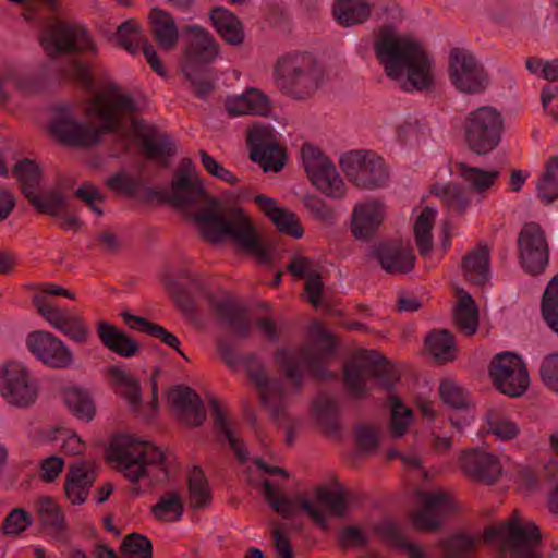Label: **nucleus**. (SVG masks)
Instances as JSON below:
<instances>
[{
  "mask_svg": "<svg viewBox=\"0 0 558 558\" xmlns=\"http://www.w3.org/2000/svg\"><path fill=\"white\" fill-rule=\"evenodd\" d=\"M437 211L432 207H425L414 223V235L417 250L422 256H426L433 248L432 230Z\"/></svg>",
  "mask_w": 558,
  "mask_h": 558,
  "instance_id": "45",
  "label": "nucleus"
},
{
  "mask_svg": "<svg viewBox=\"0 0 558 558\" xmlns=\"http://www.w3.org/2000/svg\"><path fill=\"white\" fill-rule=\"evenodd\" d=\"M209 404L211 408V414L214 416L216 429L225 436L226 440L229 442L230 448L234 451L236 459L241 463L245 462L247 460L248 452L240 439L234 436V433L231 429L230 424L225 416V413L218 401L215 398H210Z\"/></svg>",
  "mask_w": 558,
  "mask_h": 558,
  "instance_id": "44",
  "label": "nucleus"
},
{
  "mask_svg": "<svg viewBox=\"0 0 558 558\" xmlns=\"http://www.w3.org/2000/svg\"><path fill=\"white\" fill-rule=\"evenodd\" d=\"M432 193L438 197L450 213L463 215L470 205L469 193L465 187L456 184H436Z\"/></svg>",
  "mask_w": 558,
  "mask_h": 558,
  "instance_id": "41",
  "label": "nucleus"
},
{
  "mask_svg": "<svg viewBox=\"0 0 558 558\" xmlns=\"http://www.w3.org/2000/svg\"><path fill=\"white\" fill-rule=\"evenodd\" d=\"M449 74L452 84L463 93L478 94L487 85V75L483 66L469 50L463 48L451 49Z\"/></svg>",
  "mask_w": 558,
  "mask_h": 558,
  "instance_id": "20",
  "label": "nucleus"
},
{
  "mask_svg": "<svg viewBox=\"0 0 558 558\" xmlns=\"http://www.w3.org/2000/svg\"><path fill=\"white\" fill-rule=\"evenodd\" d=\"M541 313L546 325L558 335V274L548 282L545 289Z\"/></svg>",
  "mask_w": 558,
  "mask_h": 558,
  "instance_id": "48",
  "label": "nucleus"
},
{
  "mask_svg": "<svg viewBox=\"0 0 558 558\" xmlns=\"http://www.w3.org/2000/svg\"><path fill=\"white\" fill-rule=\"evenodd\" d=\"M247 144L251 147L250 158L259 163L265 172H278L283 168L286 150L270 126L254 125L250 129Z\"/></svg>",
  "mask_w": 558,
  "mask_h": 558,
  "instance_id": "21",
  "label": "nucleus"
},
{
  "mask_svg": "<svg viewBox=\"0 0 558 558\" xmlns=\"http://www.w3.org/2000/svg\"><path fill=\"white\" fill-rule=\"evenodd\" d=\"M97 333L102 345L119 356L133 357L140 350L135 340L107 322L97 323Z\"/></svg>",
  "mask_w": 558,
  "mask_h": 558,
  "instance_id": "34",
  "label": "nucleus"
},
{
  "mask_svg": "<svg viewBox=\"0 0 558 558\" xmlns=\"http://www.w3.org/2000/svg\"><path fill=\"white\" fill-rule=\"evenodd\" d=\"M374 256L381 268L388 274H405L411 271L416 262L412 247L383 244L374 251Z\"/></svg>",
  "mask_w": 558,
  "mask_h": 558,
  "instance_id": "31",
  "label": "nucleus"
},
{
  "mask_svg": "<svg viewBox=\"0 0 558 558\" xmlns=\"http://www.w3.org/2000/svg\"><path fill=\"white\" fill-rule=\"evenodd\" d=\"M209 16L217 33L227 44L239 46L243 43V26L233 13L223 8H214Z\"/></svg>",
  "mask_w": 558,
  "mask_h": 558,
  "instance_id": "38",
  "label": "nucleus"
},
{
  "mask_svg": "<svg viewBox=\"0 0 558 558\" xmlns=\"http://www.w3.org/2000/svg\"><path fill=\"white\" fill-rule=\"evenodd\" d=\"M426 347L437 362L447 363L456 359V341L447 329L432 330L425 340Z\"/></svg>",
  "mask_w": 558,
  "mask_h": 558,
  "instance_id": "42",
  "label": "nucleus"
},
{
  "mask_svg": "<svg viewBox=\"0 0 558 558\" xmlns=\"http://www.w3.org/2000/svg\"><path fill=\"white\" fill-rule=\"evenodd\" d=\"M271 105L268 97L257 88L250 87L243 94L229 97L226 100V109L230 116L242 114L266 116Z\"/></svg>",
  "mask_w": 558,
  "mask_h": 558,
  "instance_id": "33",
  "label": "nucleus"
},
{
  "mask_svg": "<svg viewBox=\"0 0 558 558\" xmlns=\"http://www.w3.org/2000/svg\"><path fill=\"white\" fill-rule=\"evenodd\" d=\"M264 499L284 518L305 514L322 529L330 517H342L352 505L347 490H265Z\"/></svg>",
  "mask_w": 558,
  "mask_h": 558,
  "instance_id": "4",
  "label": "nucleus"
},
{
  "mask_svg": "<svg viewBox=\"0 0 558 558\" xmlns=\"http://www.w3.org/2000/svg\"><path fill=\"white\" fill-rule=\"evenodd\" d=\"M0 392L8 403L19 408L28 407L37 397L28 372L17 362L8 363L0 368Z\"/></svg>",
  "mask_w": 558,
  "mask_h": 558,
  "instance_id": "24",
  "label": "nucleus"
},
{
  "mask_svg": "<svg viewBox=\"0 0 558 558\" xmlns=\"http://www.w3.org/2000/svg\"><path fill=\"white\" fill-rule=\"evenodd\" d=\"M314 412L329 433L339 430V409L336 400L325 393L319 395L313 404Z\"/></svg>",
  "mask_w": 558,
  "mask_h": 558,
  "instance_id": "53",
  "label": "nucleus"
},
{
  "mask_svg": "<svg viewBox=\"0 0 558 558\" xmlns=\"http://www.w3.org/2000/svg\"><path fill=\"white\" fill-rule=\"evenodd\" d=\"M64 401L68 409L80 420L92 421L95 416V405L89 395L80 388L65 391Z\"/></svg>",
  "mask_w": 558,
  "mask_h": 558,
  "instance_id": "51",
  "label": "nucleus"
},
{
  "mask_svg": "<svg viewBox=\"0 0 558 558\" xmlns=\"http://www.w3.org/2000/svg\"><path fill=\"white\" fill-rule=\"evenodd\" d=\"M440 398L452 409H464L469 401L464 390L451 379H444L439 387Z\"/></svg>",
  "mask_w": 558,
  "mask_h": 558,
  "instance_id": "57",
  "label": "nucleus"
},
{
  "mask_svg": "<svg viewBox=\"0 0 558 558\" xmlns=\"http://www.w3.org/2000/svg\"><path fill=\"white\" fill-rule=\"evenodd\" d=\"M296 278L307 279L320 274L319 265L310 257L294 256L286 267Z\"/></svg>",
  "mask_w": 558,
  "mask_h": 558,
  "instance_id": "61",
  "label": "nucleus"
},
{
  "mask_svg": "<svg viewBox=\"0 0 558 558\" xmlns=\"http://www.w3.org/2000/svg\"><path fill=\"white\" fill-rule=\"evenodd\" d=\"M463 131L469 149L480 156L487 155L501 141L504 118L496 108L483 106L468 113Z\"/></svg>",
  "mask_w": 558,
  "mask_h": 558,
  "instance_id": "13",
  "label": "nucleus"
},
{
  "mask_svg": "<svg viewBox=\"0 0 558 558\" xmlns=\"http://www.w3.org/2000/svg\"><path fill=\"white\" fill-rule=\"evenodd\" d=\"M312 329L316 332V339L313 344L304 345L296 352L279 349L275 353L276 364L283 371L286 377L292 381L291 393H299L302 389V366L318 379L337 377L336 374L327 371L326 364V360L335 353L332 336L325 331L318 323H314Z\"/></svg>",
  "mask_w": 558,
  "mask_h": 558,
  "instance_id": "6",
  "label": "nucleus"
},
{
  "mask_svg": "<svg viewBox=\"0 0 558 558\" xmlns=\"http://www.w3.org/2000/svg\"><path fill=\"white\" fill-rule=\"evenodd\" d=\"M211 307L220 323L239 338H247L252 330V320L246 306L230 298L210 299Z\"/></svg>",
  "mask_w": 558,
  "mask_h": 558,
  "instance_id": "26",
  "label": "nucleus"
},
{
  "mask_svg": "<svg viewBox=\"0 0 558 558\" xmlns=\"http://www.w3.org/2000/svg\"><path fill=\"white\" fill-rule=\"evenodd\" d=\"M339 165L347 179L357 189L374 191L388 185V166L372 150H350L340 157Z\"/></svg>",
  "mask_w": 558,
  "mask_h": 558,
  "instance_id": "12",
  "label": "nucleus"
},
{
  "mask_svg": "<svg viewBox=\"0 0 558 558\" xmlns=\"http://www.w3.org/2000/svg\"><path fill=\"white\" fill-rule=\"evenodd\" d=\"M185 33L190 37L183 51L182 72L195 96L206 100L214 90L209 64L218 57L219 47L210 33L198 25L186 26Z\"/></svg>",
  "mask_w": 558,
  "mask_h": 558,
  "instance_id": "7",
  "label": "nucleus"
},
{
  "mask_svg": "<svg viewBox=\"0 0 558 558\" xmlns=\"http://www.w3.org/2000/svg\"><path fill=\"white\" fill-rule=\"evenodd\" d=\"M201 235L210 243H221L229 239L243 253L256 258L259 265L272 264L270 247L258 238L256 228L241 207L221 211L218 201L209 198L208 205L194 216Z\"/></svg>",
  "mask_w": 558,
  "mask_h": 558,
  "instance_id": "3",
  "label": "nucleus"
},
{
  "mask_svg": "<svg viewBox=\"0 0 558 558\" xmlns=\"http://www.w3.org/2000/svg\"><path fill=\"white\" fill-rule=\"evenodd\" d=\"M183 490H168L153 507L154 517L159 521H178L183 513Z\"/></svg>",
  "mask_w": 558,
  "mask_h": 558,
  "instance_id": "46",
  "label": "nucleus"
},
{
  "mask_svg": "<svg viewBox=\"0 0 558 558\" xmlns=\"http://www.w3.org/2000/svg\"><path fill=\"white\" fill-rule=\"evenodd\" d=\"M537 196L545 204H550L558 197L557 156L550 157L546 163L545 172L537 184Z\"/></svg>",
  "mask_w": 558,
  "mask_h": 558,
  "instance_id": "52",
  "label": "nucleus"
},
{
  "mask_svg": "<svg viewBox=\"0 0 558 558\" xmlns=\"http://www.w3.org/2000/svg\"><path fill=\"white\" fill-rule=\"evenodd\" d=\"M258 208L276 226L280 233L301 239L304 234L299 217L288 208L279 206L278 202L269 196L259 194L254 198Z\"/></svg>",
  "mask_w": 558,
  "mask_h": 558,
  "instance_id": "27",
  "label": "nucleus"
},
{
  "mask_svg": "<svg viewBox=\"0 0 558 558\" xmlns=\"http://www.w3.org/2000/svg\"><path fill=\"white\" fill-rule=\"evenodd\" d=\"M304 206L312 217L325 223H332L335 220L333 209L324 199L316 195H307L303 199Z\"/></svg>",
  "mask_w": 558,
  "mask_h": 558,
  "instance_id": "62",
  "label": "nucleus"
},
{
  "mask_svg": "<svg viewBox=\"0 0 558 558\" xmlns=\"http://www.w3.org/2000/svg\"><path fill=\"white\" fill-rule=\"evenodd\" d=\"M387 403L391 408L390 434L393 438H401L411 424L412 410L407 408L396 395H389Z\"/></svg>",
  "mask_w": 558,
  "mask_h": 558,
  "instance_id": "50",
  "label": "nucleus"
},
{
  "mask_svg": "<svg viewBox=\"0 0 558 558\" xmlns=\"http://www.w3.org/2000/svg\"><path fill=\"white\" fill-rule=\"evenodd\" d=\"M206 197L203 183L193 180L189 173L180 169L173 177L168 202L178 208H189L201 203Z\"/></svg>",
  "mask_w": 558,
  "mask_h": 558,
  "instance_id": "30",
  "label": "nucleus"
},
{
  "mask_svg": "<svg viewBox=\"0 0 558 558\" xmlns=\"http://www.w3.org/2000/svg\"><path fill=\"white\" fill-rule=\"evenodd\" d=\"M519 259L522 268L531 274L543 272L549 262V245L544 230L537 222H526L518 236Z\"/></svg>",
  "mask_w": 558,
  "mask_h": 558,
  "instance_id": "19",
  "label": "nucleus"
},
{
  "mask_svg": "<svg viewBox=\"0 0 558 558\" xmlns=\"http://www.w3.org/2000/svg\"><path fill=\"white\" fill-rule=\"evenodd\" d=\"M301 157L305 172L317 190L331 198H341L345 194V183L333 162L320 149L311 144H304L301 148Z\"/></svg>",
  "mask_w": 558,
  "mask_h": 558,
  "instance_id": "16",
  "label": "nucleus"
},
{
  "mask_svg": "<svg viewBox=\"0 0 558 558\" xmlns=\"http://www.w3.org/2000/svg\"><path fill=\"white\" fill-rule=\"evenodd\" d=\"M489 258L487 246H480L468 253L462 259L465 279L471 283L484 286L490 278Z\"/></svg>",
  "mask_w": 558,
  "mask_h": 558,
  "instance_id": "37",
  "label": "nucleus"
},
{
  "mask_svg": "<svg viewBox=\"0 0 558 558\" xmlns=\"http://www.w3.org/2000/svg\"><path fill=\"white\" fill-rule=\"evenodd\" d=\"M117 40L131 54L142 51L151 70L160 76L166 75L167 71L154 46L143 36L134 20H128L118 26Z\"/></svg>",
  "mask_w": 558,
  "mask_h": 558,
  "instance_id": "25",
  "label": "nucleus"
},
{
  "mask_svg": "<svg viewBox=\"0 0 558 558\" xmlns=\"http://www.w3.org/2000/svg\"><path fill=\"white\" fill-rule=\"evenodd\" d=\"M168 398L179 411L183 422L190 426H199L206 418L204 402L190 387L177 386L169 391Z\"/></svg>",
  "mask_w": 558,
  "mask_h": 558,
  "instance_id": "29",
  "label": "nucleus"
},
{
  "mask_svg": "<svg viewBox=\"0 0 558 558\" xmlns=\"http://www.w3.org/2000/svg\"><path fill=\"white\" fill-rule=\"evenodd\" d=\"M371 378L378 379L386 390H390L399 380L395 367L376 351H366L359 360L344 365L343 381L352 398L362 399L367 395V380Z\"/></svg>",
  "mask_w": 558,
  "mask_h": 558,
  "instance_id": "11",
  "label": "nucleus"
},
{
  "mask_svg": "<svg viewBox=\"0 0 558 558\" xmlns=\"http://www.w3.org/2000/svg\"><path fill=\"white\" fill-rule=\"evenodd\" d=\"M140 141L141 150L148 160L166 165L175 154V145L171 137L158 132L155 128L141 134Z\"/></svg>",
  "mask_w": 558,
  "mask_h": 558,
  "instance_id": "35",
  "label": "nucleus"
},
{
  "mask_svg": "<svg viewBox=\"0 0 558 558\" xmlns=\"http://www.w3.org/2000/svg\"><path fill=\"white\" fill-rule=\"evenodd\" d=\"M40 45L49 58L71 52H96L84 26L63 22L46 27L40 36Z\"/></svg>",
  "mask_w": 558,
  "mask_h": 558,
  "instance_id": "15",
  "label": "nucleus"
},
{
  "mask_svg": "<svg viewBox=\"0 0 558 558\" xmlns=\"http://www.w3.org/2000/svg\"><path fill=\"white\" fill-rule=\"evenodd\" d=\"M123 558H153V544L142 534L132 533L123 541Z\"/></svg>",
  "mask_w": 558,
  "mask_h": 558,
  "instance_id": "56",
  "label": "nucleus"
},
{
  "mask_svg": "<svg viewBox=\"0 0 558 558\" xmlns=\"http://www.w3.org/2000/svg\"><path fill=\"white\" fill-rule=\"evenodd\" d=\"M34 288L41 292L35 294L32 300L39 315L71 341L86 343L90 332L84 319L73 311L52 305L47 299V295H54L74 300V294L68 289L51 282L36 284Z\"/></svg>",
  "mask_w": 558,
  "mask_h": 558,
  "instance_id": "10",
  "label": "nucleus"
},
{
  "mask_svg": "<svg viewBox=\"0 0 558 558\" xmlns=\"http://www.w3.org/2000/svg\"><path fill=\"white\" fill-rule=\"evenodd\" d=\"M274 77L283 94L296 100H304L322 86L324 72L312 54L293 52L278 58Z\"/></svg>",
  "mask_w": 558,
  "mask_h": 558,
  "instance_id": "8",
  "label": "nucleus"
},
{
  "mask_svg": "<svg viewBox=\"0 0 558 558\" xmlns=\"http://www.w3.org/2000/svg\"><path fill=\"white\" fill-rule=\"evenodd\" d=\"M37 513L47 535L54 542H63L66 524L57 502L49 497H41L37 502Z\"/></svg>",
  "mask_w": 558,
  "mask_h": 558,
  "instance_id": "36",
  "label": "nucleus"
},
{
  "mask_svg": "<svg viewBox=\"0 0 558 558\" xmlns=\"http://www.w3.org/2000/svg\"><path fill=\"white\" fill-rule=\"evenodd\" d=\"M74 196L83 201L97 216H102L99 205L104 203L105 196L97 186L89 182L84 183L75 191Z\"/></svg>",
  "mask_w": 558,
  "mask_h": 558,
  "instance_id": "64",
  "label": "nucleus"
},
{
  "mask_svg": "<svg viewBox=\"0 0 558 558\" xmlns=\"http://www.w3.org/2000/svg\"><path fill=\"white\" fill-rule=\"evenodd\" d=\"M97 468L90 462L80 461L73 463L65 477V484L63 488H86L94 484L97 477Z\"/></svg>",
  "mask_w": 558,
  "mask_h": 558,
  "instance_id": "54",
  "label": "nucleus"
},
{
  "mask_svg": "<svg viewBox=\"0 0 558 558\" xmlns=\"http://www.w3.org/2000/svg\"><path fill=\"white\" fill-rule=\"evenodd\" d=\"M241 364L244 365L258 393L259 402L267 410L270 418L276 424L286 422L289 391L284 383L281 379L269 378L264 365L254 355L243 357Z\"/></svg>",
  "mask_w": 558,
  "mask_h": 558,
  "instance_id": "14",
  "label": "nucleus"
},
{
  "mask_svg": "<svg viewBox=\"0 0 558 558\" xmlns=\"http://www.w3.org/2000/svg\"><path fill=\"white\" fill-rule=\"evenodd\" d=\"M489 376L496 389L511 398L523 396L530 386L525 363L515 353L502 352L490 362Z\"/></svg>",
  "mask_w": 558,
  "mask_h": 558,
  "instance_id": "17",
  "label": "nucleus"
},
{
  "mask_svg": "<svg viewBox=\"0 0 558 558\" xmlns=\"http://www.w3.org/2000/svg\"><path fill=\"white\" fill-rule=\"evenodd\" d=\"M458 508V502L444 490H418L411 518L416 527L434 530L441 524L446 515Z\"/></svg>",
  "mask_w": 558,
  "mask_h": 558,
  "instance_id": "18",
  "label": "nucleus"
},
{
  "mask_svg": "<svg viewBox=\"0 0 558 558\" xmlns=\"http://www.w3.org/2000/svg\"><path fill=\"white\" fill-rule=\"evenodd\" d=\"M543 384L553 392L558 393V353L546 355L539 365Z\"/></svg>",
  "mask_w": 558,
  "mask_h": 558,
  "instance_id": "59",
  "label": "nucleus"
},
{
  "mask_svg": "<svg viewBox=\"0 0 558 558\" xmlns=\"http://www.w3.org/2000/svg\"><path fill=\"white\" fill-rule=\"evenodd\" d=\"M109 376L118 393L129 403L132 410L142 405V391L138 380L121 367L109 368Z\"/></svg>",
  "mask_w": 558,
  "mask_h": 558,
  "instance_id": "40",
  "label": "nucleus"
},
{
  "mask_svg": "<svg viewBox=\"0 0 558 558\" xmlns=\"http://www.w3.org/2000/svg\"><path fill=\"white\" fill-rule=\"evenodd\" d=\"M119 87L109 83L105 90L96 93L88 101L87 113L101 120L99 128H94L73 118L65 107L57 109L50 131L62 143L87 147L99 143L101 134L113 133L120 128L119 112L132 113L137 110L135 100L130 95H118Z\"/></svg>",
  "mask_w": 558,
  "mask_h": 558,
  "instance_id": "1",
  "label": "nucleus"
},
{
  "mask_svg": "<svg viewBox=\"0 0 558 558\" xmlns=\"http://www.w3.org/2000/svg\"><path fill=\"white\" fill-rule=\"evenodd\" d=\"M33 524L32 515L23 509H14L7 517L2 532L5 535H19Z\"/></svg>",
  "mask_w": 558,
  "mask_h": 558,
  "instance_id": "60",
  "label": "nucleus"
},
{
  "mask_svg": "<svg viewBox=\"0 0 558 558\" xmlns=\"http://www.w3.org/2000/svg\"><path fill=\"white\" fill-rule=\"evenodd\" d=\"M106 459L133 483L148 477L151 484H159L168 477L166 453L153 442L129 435L112 439Z\"/></svg>",
  "mask_w": 558,
  "mask_h": 558,
  "instance_id": "5",
  "label": "nucleus"
},
{
  "mask_svg": "<svg viewBox=\"0 0 558 558\" xmlns=\"http://www.w3.org/2000/svg\"><path fill=\"white\" fill-rule=\"evenodd\" d=\"M26 347L38 361L49 367L65 369L73 364L70 348L49 331H32L26 338Z\"/></svg>",
  "mask_w": 558,
  "mask_h": 558,
  "instance_id": "23",
  "label": "nucleus"
},
{
  "mask_svg": "<svg viewBox=\"0 0 558 558\" xmlns=\"http://www.w3.org/2000/svg\"><path fill=\"white\" fill-rule=\"evenodd\" d=\"M485 541L496 549L497 558H538L537 526L518 515L488 530Z\"/></svg>",
  "mask_w": 558,
  "mask_h": 558,
  "instance_id": "9",
  "label": "nucleus"
},
{
  "mask_svg": "<svg viewBox=\"0 0 558 558\" xmlns=\"http://www.w3.org/2000/svg\"><path fill=\"white\" fill-rule=\"evenodd\" d=\"M457 168L459 169L460 177L477 193L487 191L500 175V172L497 170L486 171L481 168L470 167L464 162L457 163Z\"/></svg>",
  "mask_w": 558,
  "mask_h": 558,
  "instance_id": "47",
  "label": "nucleus"
},
{
  "mask_svg": "<svg viewBox=\"0 0 558 558\" xmlns=\"http://www.w3.org/2000/svg\"><path fill=\"white\" fill-rule=\"evenodd\" d=\"M454 324L465 336H472L478 327V311L470 294L459 298L453 313Z\"/></svg>",
  "mask_w": 558,
  "mask_h": 558,
  "instance_id": "43",
  "label": "nucleus"
},
{
  "mask_svg": "<svg viewBox=\"0 0 558 558\" xmlns=\"http://www.w3.org/2000/svg\"><path fill=\"white\" fill-rule=\"evenodd\" d=\"M198 154L203 167L211 177L222 182L229 183L231 185H236L239 183V178L235 174H233L230 170L226 169L206 150H199Z\"/></svg>",
  "mask_w": 558,
  "mask_h": 558,
  "instance_id": "58",
  "label": "nucleus"
},
{
  "mask_svg": "<svg viewBox=\"0 0 558 558\" xmlns=\"http://www.w3.org/2000/svg\"><path fill=\"white\" fill-rule=\"evenodd\" d=\"M153 38L165 51L173 50L179 41V28L173 16L166 10L153 8L148 14Z\"/></svg>",
  "mask_w": 558,
  "mask_h": 558,
  "instance_id": "32",
  "label": "nucleus"
},
{
  "mask_svg": "<svg viewBox=\"0 0 558 558\" xmlns=\"http://www.w3.org/2000/svg\"><path fill=\"white\" fill-rule=\"evenodd\" d=\"M66 74L70 78L80 84L86 92L94 93V77L87 63L78 60L72 61L66 69Z\"/></svg>",
  "mask_w": 558,
  "mask_h": 558,
  "instance_id": "63",
  "label": "nucleus"
},
{
  "mask_svg": "<svg viewBox=\"0 0 558 558\" xmlns=\"http://www.w3.org/2000/svg\"><path fill=\"white\" fill-rule=\"evenodd\" d=\"M385 216L384 205L376 199H367L354 206L352 213L351 230L360 240L374 235Z\"/></svg>",
  "mask_w": 558,
  "mask_h": 558,
  "instance_id": "28",
  "label": "nucleus"
},
{
  "mask_svg": "<svg viewBox=\"0 0 558 558\" xmlns=\"http://www.w3.org/2000/svg\"><path fill=\"white\" fill-rule=\"evenodd\" d=\"M13 174L21 184L22 193L26 198L36 193L40 179V169L32 159L25 158L13 168Z\"/></svg>",
  "mask_w": 558,
  "mask_h": 558,
  "instance_id": "49",
  "label": "nucleus"
},
{
  "mask_svg": "<svg viewBox=\"0 0 558 558\" xmlns=\"http://www.w3.org/2000/svg\"><path fill=\"white\" fill-rule=\"evenodd\" d=\"M459 464L470 480L486 486L495 485L504 473L500 458L480 447L461 451Z\"/></svg>",
  "mask_w": 558,
  "mask_h": 558,
  "instance_id": "22",
  "label": "nucleus"
},
{
  "mask_svg": "<svg viewBox=\"0 0 558 558\" xmlns=\"http://www.w3.org/2000/svg\"><path fill=\"white\" fill-rule=\"evenodd\" d=\"M374 50L388 77L400 80L405 74V92L426 90L434 84L433 61L413 38L400 35L391 25L379 28Z\"/></svg>",
  "mask_w": 558,
  "mask_h": 558,
  "instance_id": "2",
  "label": "nucleus"
},
{
  "mask_svg": "<svg viewBox=\"0 0 558 558\" xmlns=\"http://www.w3.org/2000/svg\"><path fill=\"white\" fill-rule=\"evenodd\" d=\"M371 12L372 5L366 0H337L333 5V16L344 27L364 23Z\"/></svg>",
  "mask_w": 558,
  "mask_h": 558,
  "instance_id": "39",
  "label": "nucleus"
},
{
  "mask_svg": "<svg viewBox=\"0 0 558 558\" xmlns=\"http://www.w3.org/2000/svg\"><path fill=\"white\" fill-rule=\"evenodd\" d=\"M27 199L40 214L54 218L61 217V214L66 208L65 197L59 193H50L44 197L34 193Z\"/></svg>",
  "mask_w": 558,
  "mask_h": 558,
  "instance_id": "55",
  "label": "nucleus"
}]
</instances>
